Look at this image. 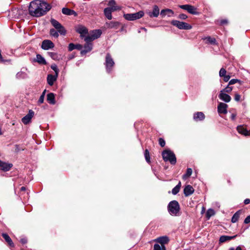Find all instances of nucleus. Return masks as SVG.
Wrapping results in <instances>:
<instances>
[{
  "instance_id": "11",
  "label": "nucleus",
  "mask_w": 250,
  "mask_h": 250,
  "mask_svg": "<svg viewBox=\"0 0 250 250\" xmlns=\"http://www.w3.org/2000/svg\"><path fill=\"white\" fill-rule=\"evenodd\" d=\"M35 114L34 112L30 109L28 111V113L21 119V121L24 125H27L31 121L32 118Z\"/></svg>"
},
{
  "instance_id": "64",
  "label": "nucleus",
  "mask_w": 250,
  "mask_h": 250,
  "mask_svg": "<svg viewBox=\"0 0 250 250\" xmlns=\"http://www.w3.org/2000/svg\"><path fill=\"white\" fill-rule=\"evenodd\" d=\"M108 8H109L110 9V10H111V12H113V11H115V10H114L113 9V7H108Z\"/></svg>"
},
{
  "instance_id": "28",
  "label": "nucleus",
  "mask_w": 250,
  "mask_h": 250,
  "mask_svg": "<svg viewBox=\"0 0 250 250\" xmlns=\"http://www.w3.org/2000/svg\"><path fill=\"white\" fill-rule=\"evenodd\" d=\"M35 62H38L40 64H46L47 62L45 59L40 54L36 55V59Z\"/></svg>"
},
{
  "instance_id": "10",
  "label": "nucleus",
  "mask_w": 250,
  "mask_h": 250,
  "mask_svg": "<svg viewBox=\"0 0 250 250\" xmlns=\"http://www.w3.org/2000/svg\"><path fill=\"white\" fill-rule=\"evenodd\" d=\"M179 7L184 10L187 11L189 14L198 15L199 14V13L197 11V8L190 4H185V5H179Z\"/></svg>"
},
{
  "instance_id": "3",
  "label": "nucleus",
  "mask_w": 250,
  "mask_h": 250,
  "mask_svg": "<svg viewBox=\"0 0 250 250\" xmlns=\"http://www.w3.org/2000/svg\"><path fill=\"white\" fill-rule=\"evenodd\" d=\"M162 155L165 162H169L172 165L176 163V158L174 153L169 149H166L162 152Z\"/></svg>"
},
{
  "instance_id": "55",
  "label": "nucleus",
  "mask_w": 250,
  "mask_h": 250,
  "mask_svg": "<svg viewBox=\"0 0 250 250\" xmlns=\"http://www.w3.org/2000/svg\"><path fill=\"white\" fill-rule=\"evenodd\" d=\"M82 48H83V46L81 44H75V49L80 50H82Z\"/></svg>"
},
{
  "instance_id": "18",
  "label": "nucleus",
  "mask_w": 250,
  "mask_h": 250,
  "mask_svg": "<svg viewBox=\"0 0 250 250\" xmlns=\"http://www.w3.org/2000/svg\"><path fill=\"white\" fill-rule=\"evenodd\" d=\"M193 118L196 122L203 121L205 116L202 112H197L193 114Z\"/></svg>"
},
{
  "instance_id": "30",
  "label": "nucleus",
  "mask_w": 250,
  "mask_h": 250,
  "mask_svg": "<svg viewBox=\"0 0 250 250\" xmlns=\"http://www.w3.org/2000/svg\"><path fill=\"white\" fill-rule=\"evenodd\" d=\"M47 100L49 104H55L54 94L53 93H48L47 95Z\"/></svg>"
},
{
  "instance_id": "49",
  "label": "nucleus",
  "mask_w": 250,
  "mask_h": 250,
  "mask_svg": "<svg viewBox=\"0 0 250 250\" xmlns=\"http://www.w3.org/2000/svg\"><path fill=\"white\" fill-rule=\"evenodd\" d=\"M116 5V2L114 0H110L108 3L109 7H112Z\"/></svg>"
},
{
  "instance_id": "39",
  "label": "nucleus",
  "mask_w": 250,
  "mask_h": 250,
  "mask_svg": "<svg viewBox=\"0 0 250 250\" xmlns=\"http://www.w3.org/2000/svg\"><path fill=\"white\" fill-rule=\"evenodd\" d=\"M192 170L191 168H188L187 169L186 173L183 175V179H186L190 177L192 174Z\"/></svg>"
},
{
  "instance_id": "56",
  "label": "nucleus",
  "mask_w": 250,
  "mask_h": 250,
  "mask_svg": "<svg viewBox=\"0 0 250 250\" xmlns=\"http://www.w3.org/2000/svg\"><path fill=\"white\" fill-rule=\"evenodd\" d=\"M20 242L22 244H25L27 242V240L26 238H22L20 240Z\"/></svg>"
},
{
  "instance_id": "61",
  "label": "nucleus",
  "mask_w": 250,
  "mask_h": 250,
  "mask_svg": "<svg viewBox=\"0 0 250 250\" xmlns=\"http://www.w3.org/2000/svg\"><path fill=\"white\" fill-rule=\"evenodd\" d=\"M26 190V188L25 187H22L21 188V191H25Z\"/></svg>"
},
{
  "instance_id": "15",
  "label": "nucleus",
  "mask_w": 250,
  "mask_h": 250,
  "mask_svg": "<svg viewBox=\"0 0 250 250\" xmlns=\"http://www.w3.org/2000/svg\"><path fill=\"white\" fill-rule=\"evenodd\" d=\"M169 241V238L167 236L159 237L155 240V242L161 244V246H165V244L168 243Z\"/></svg>"
},
{
  "instance_id": "60",
  "label": "nucleus",
  "mask_w": 250,
  "mask_h": 250,
  "mask_svg": "<svg viewBox=\"0 0 250 250\" xmlns=\"http://www.w3.org/2000/svg\"><path fill=\"white\" fill-rule=\"evenodd\" d=\"M250 200L249 199H246L244 201V203L245 204V205H248L250 203Z\"/></svg>"
},
{
  "instance_id": "42",
  "label": "nucleus",
  "mask_w": 250,
  "mask_h": 250,
  "mask_svg": "<svg viewBox=\"0 0 250 250\" xmlns=\"http://www.w3.org/2000/svg\"><path fill=\"white\" fill-rule=\"evenodd\" d=\"M145 159L146 160V161L148 163L150 162V156H149V153L147 149H146L145 152Z\"/></svg>"
},
{
  "instance_id": "62",
  "label": "nucleus",
  "mask_w": 250,
  "mask_h": 250,
  "mask_svg": "<svg viewBox=\"0 0 250 250\" xmlns=\"http://www.w3.org/2000/svg\"><path fill=\"white\" fill-rule=\"evenodd\" d=\"M235 250H242L241 247L240 246H238Z\"/></svg>"
},
{
  "instance_id": "58",
  "label": "nucleus",
  "mask_w": 250,
  "mask_h": 250,
  "mask_svg": "<svg viewBox=\"0 0 250 250\" xmlns=\"http://www.w3.org/2000/svg\"><path fill=\"white\" fill-rule=\"evenodd\" d=\"M112 7H113V9L115 11L119 10L121 9V7L117 6L116 5L112 6Z\"/></svg>"
},
{
  "instance_id": "51",
  "label": "nucleus",
  "mask_w": 250,
  "mask_h": 250,
  "mask_svg": "<svg viewBox=\"0 0 250 250\" xmlns=\"http://www.w3.org/2000/svg\"><path fill=\"white\" fill-rule=\"evenodd\" d=\"M44 97H43V95H41L40 97V98L38 100V104H42L44 101Z\"/></svg>"
},
{
  "instance_id": "33",
  "label": "nucleus",
  "mask_w": 250,
  "mask_h": 250,
  "mask_svg": "<svg viewBox=\"0 0 250 250\" xmlns=\"http://www.w3.org/2000/svg\"><path fill=\"white\" fill-rule=\"evenodd\" d=\"M181 187V183L180 181H179L178 184L172 189V193L173 195L177 194L179 192Z\"/></svg>"
},
{
  "instance_id": "29",
  "label": "nucleus",
  "mask_w": 250,
  "mask_h": 250,
  "mask_svg": "<svg viewBox=\"0 0 250 250\" xmlns=\"http://www.w3.org/2000/svg\"><path fill=\"white\" fill-rule=\"evenodd\" d=\"M2 236L4 239L5 241L6 242H7V243L9 244V245L10 246L12 247L14 246V243H13L12 240H11V239L10 238L9 236L7 233H2Z\"/></svg>"
},
{
  "instance_id": "53",
  "label": "nucleus",
  "mask_w": 250,
  "mask_h": 250,
  "mask_svg": "<svg viewBox=\"0 0 250 250\" xmlns=\"http://www.w3.org/2000/svg\"><path fill=\"white\" fill-rule=\"evenodd\" d=\"M244 223L246 224L250 223V215L248 216L244 220Z\"/></svg>"
},
{
  "instance_id": "44",
  "label": "nucleus",
  "mask_w": 250,
  "mask_h": 250,
  "mask_svg": "<svg viewBox=\"0 0 250 250\" xmlns=\"http://www.w3.org/2000/svg\"><path fill=\"white\" fill-rule=\"evenodd\" d=\"M25 75L26 74L24 73L20 72L16 74V77L18 79H23L25 78Z\"/></svg>"
},
{
  "instance_id": "13",
  "label": "nucleus",
  "mask_w": 250,
  "mask_h": 250,
  "mask_svg": "<svg viewBox=\"0 0 250 250\" xmlns=\"http://www.w3.org/2000/svg\"><path fill=\"white\" fill-rule=\"evenodd\" d=\"M228 105L224 103H220L217 107V111L219 114H226L227 113Z\"/></svg>"
},
{
  "instance_id": "38",
  "label": "nucleus",
  "mask_w": 250,
  "mask_h": 250,
  "mask_svg": "<svg viewBox=\"0 0 250 250\" xmlns=\"http://www.w3.org/2000/svg\"><path fill=\"white\" fill-rule=\"evenodd\" d=\"M204 40H207V41L212 44H214L216 43V40L214 38H211L209 36L205 38L204 39Z\"/></svg>"
},
{
  "instance_id": "19",
  "label": "nucleus",
  "mask_w": 250,
  "mask_h": 250,
  "mask_svg": "<svg viewBox=\"0 0 250 250\" xmlns=\"http://www.w3.org/2000/svg\"><path fill=\"white\" fill-rule=\"evenodd\" d=\"M58 75H53L52 74H48L47 77V83L52 86L54 84V83L55 81H56L58 78Z\"/></svg>"
},
{
  "instance_id": "54",
  "label": "nucleus",
  "mask_w": 250,
  "mask_h": 250,
  "mask_svg": "<svg viewBox=\"0 0 250 250\" xmlns=\"http://www.w3.org/2000/svg\"><path fill=\"white\" fill-rule=\"evenodd\" d=\"M241 96L238 94H235L234 96V100L237 101L239 102L240 100Z\"/></svg>"
},
{
  "instance_id": "37",
  "label": "nucleus",
  "mask_w": 250,
  "mask_h": 250,
  "mask_svg": "<svg viewBox=\"0 0 250 250\" xmlns=\"http://www.w3.org/2000/svg\"><path fill=\"white\" fill-rule=\"evenodd\" d=\"M153 250H166V248L165 246H161L159 244H155Z\"/></svg>"
},
{
  "instance_id": "1",
  "label": "nucleus",
  "mask_w": 250,
  "mask_h": 250,
  "mask_svg": "<svg viewBox=\"0 0 250 250\" xmlns=\"http://www.w3.org/2000/svg\"><path fill=\"white\" fill-rule=\"evenodd\" d=\"M51 6L42 0H34L30 3L28 8L29 14L35 17H40L46 14Z\"/></svg>"
},
{
  "instance_id": "32",
  "label": "nucleus",
  "mask_w": 250,
  "mask_h": 250,
  "mask_svg": "<svg viewBox=\"0 0 250 250\" xmlns=\"http://www.w3.org/2000/svg\"><path fill=\"white\" fill-rule=\"evenodd\" d=\"M240 215V211L238 210L236 211L232 216L231 218V222L233 223H236L238 221Z\"/></svg>"
},
{
  "instance_id": "24",
  "label": "nucleus",
  "mask_w": 250,
  "mask_h": 250,
  "mask_svg": "<svg viewBox=\"0 0 250 250\" xmlns=\"http://www.w3.org/2000/svg\"><path fill=\"white\" fill-rule=\"evenodd\" d=\"M62 13L64 15L70 16V15H74V16H76L77 15V13L71 9H70L68 8L63 7L62 9Z\"/></svg>"
},
{
  "instance_id": "4",
  "label": "nucleus",
  "mask_w": 250,
  "mask_h": 250,
  "mask_svg": "<svg viewBox=\"0 0 250 250\" xmlns=\"http://www.w3.org/2000/svg\"><path fill=\"white\" fill-rule=\"evenodd\" d=\"M50 22L55 28V29L58 31L60 35H65L66 34V30L58 21L55 19H51Z\"/></svg>"
},
{
  "instance_id": "26",
  "label": "nucleus",
  "mask_w": 250,
  "mask_h": 250,
  "mask_svg": "<svg viewBox=\"0 0 250 250\" xmlns=\"http://www.w3.org/2000/svg\"><path fill=\"white\" fill-rule=\"evenodd\" d=\"M237 130L239 133L242 135L245 136L250 135V133L246 128H245L243 125H238L237 127Z\"/></svg>"
},
{
  "instance_id": "7",
  "label": "nucleus",
  "mask_w": 250,
  "mask_h": 250,
  "mask_svg": "<svg viewBox=\"0 0 250 250\" xmlns=\"http://www.w3.org/2000/svg\"><path fill=\"white\" fill-rule=\"evenodd\" d=\"M23 15V10L19 8H14L9 11L8 17L11 19H18Z\"/></svg>"
},
{
  "instance_id": "25",
  "label": "nucleus",
  "mask_w": 250,
  "mask_h": 250,
  "mask_svg": "<svg viewBox=\"0 0 250 250\" xmlns=\"http://www.w3.org/2000/svg\"><path fill=\"white\" fill-rule=\"evenodd\" d=\"M160 15L162 17L167 15L168 17H171L174 15L173 11L170 9H163L161 11Z\"/></svg>"
},
{
  "instance_id": "40",
  "label": "nucleus",
  "mask_w": 250,
  "mask_h": 250,
  "mask_svg": "<svg viewBox=\"0 0 250 250\" xmlns=\"http://www.w3.org/2000/svg\"><path fill=\"white\" fill-rule=\"evenodd\" d=\"M50 67L52 70L54 71L55 75H59V69H58V66L56 64H52L50 66Z\"/></svg>"
},
{
  "instance_id": "63",
  "label": "nucleus",
  "mask_w": 250,
  "mask_h": 250,
  "mask_svg": "<svg viewBox=\"0 0 250 250\" xmlns=\"http://www.w3.org/2000/svg\"><path fill=\"white\" fill-rule=\"evenodd\" d=\"M45 92H46V90H44L43 92L42 93V95H43V97H44L45 96Z\"/></svg>"
},
{
  "instance_id": "6",
  "label": "nucleus",
  "mask_w": 250,
  "mask_h": 250,
  "mask_svg": "<svg viewBox=\"0 0 250 250\" xmlns=\"http://www.w3.org/2000/svg\"><path fill=\"white\" fill-rule=\"evenodd\" d=\"M115 64V62L109 53H107L105 57L104 65L105 66L106 71L108 73H110Z\"/></svg>"
},
{
  "instance_id": "48",
  "label": "nucleus",
  "mask_w": 250,
  "mask_h": 250,
  "mask_svg": "<svg viewBox=\"0 0 250 250\" xmlns=\"http://www.w3.org/2000/svg\"><path fill=\"white\" fill-rule=\"evenodd\" d=\"M10 61V60H4L2 55H1V51L0 50V62H9Z\"/></svg>"
},
{
  "instance_id": "22",
  "label": "nucleus",
  "mask_w": 250,
  "mask_h": 250,
  "mask_svg": "<svg viewBox=\"0 0 250 250\" xmlns=\"http://www.w3.org/2000/svg\"><path fill=\"white\" fill-rule=\"evenodd\" d=\"M160 13L159 8L158 6L154 5L152 12H148V15L150 17H157Z\"/></svg>"
},
{
  "instance_id": "52",
  "label": "nucleus",
  "mask_w": 250,
  "mask_h": 250,
  "mask_svg": "<svg viewBox=\"0 0 250 250\" xmlns=\"http://www.w3.org/2000/svg\"><path fill=\"white\" fill-rule=\"evenodd\" d=\"M223 77L224 78L223 80L225 82H227L229 81L230 78V76L229 75H225V76H223Z\"/></svg>"
},
{
  "instance_id": "17",
  "label": "nucleus",
  "mask_w": 250,
  "mask_h": 250,
  "mask_svg": "<svg viewBox=\"0 0 250 250\" xmlns=\"http://www.w3.org/2000/svg\"><path fill=\"white\" fill-rule=\"evenodd\" d=\"M218 97L221 100L226 103L229 102L231 99L229 95L221 91H220V93L219 94Z\"/></svg>"
},
{
  "instance_id": "41",
  "label": "nucleus",
  "mask_w": 250,
  "mask_h": 250,
  "mask_svg": "<svg viewBox=\"0 0 250 250\" xmlns=\"http://www.w3.org/2000/svg\"><path fill=\"white\" fill-rule=\"evenodd\" d=\"M237 83H239V84H241V81L240 80L236 79H233L229 81V85L234 84Z\"/></svg>"
},
{
  "instance_id": "57",
  "label": "nucleus",
  "mask_w": 250,
  "mask_h": 250,
  "mask_svg": "<svg viewBox=\"0 0 250 250\" xmlns=\"http://www.w3.org/2000/svg\"><path fill=\"white\" fill-rule=\"evenodd\" d=\"M236 116V113H231V114L230 115V119L233 121L235 119Z\"/></svg>"
},
{
  "instance_id": "16",
  "label": "nucleus",
  "mask_w": 250,
  "mask_h": 250,
  "mask_svg": "<svg viewBox=\"0 0 250 250\" xmlns=\"http://www.w3.org/2000/svg\"><path fill=\"white\" fill-rule=\"evenodd\" d=\"M92 49V44L90 42H86L85 44L84 45L83 49L81 51V54L82 55L86 54L87 53L90 52Z\"/></svg>"
},
{
  "instance_id": "21",
  "label": "nucleus",
  "mask_w": 250,
  "mask_h": 250,
  "mask_svg": "<svg viewBox=\"0 0 250 250\" xmlns=\"http://www.w3.org/2000/svg\"><path fill=\"white\" fill-rule=\"evenodd\" d=\"M77 32L81 35V38H83L88 33L87 29L83 26H80L77 29Z\"/></svg>"
},
{
  "instance_id": "12",
  "label": "nucleus",
  "mask_w": 250,
  "mask_h": 250,
  "mask_svg": "<svg viewBox=\"0 0 250 250\" xmlns=\"http://www.w3.org/2000/svg\"><path fill=\"white\" fill-rule=\"evenodd\" d=\"M54 44L52 41L49 40H45L42 42L41 47L43 50H48L53 48Z\"/></svg>"
},
{
  "instance_id": "47",
  "label": "nucleus",
  "mask_w": 250,
  "mask_h": 250,
  "mask_svg": "<svg viewBox=\"0 0 250 250\" xmlns=\"http://www.w3.org/2000/svg\"><path fill=\"white\" fill-rule=\"evenodd\" d=\"M75 49V44L73 43H70L68 45V50L71 51Z\"/></svg>"
},
{
  "instance_id": "27",
  "label": "nucleus",
  "mask_w": 250,
  "mask_h": 250,
  "mask_svg": "<svg viewBox=\"0 0 250 250\" xmlns=\"http://www.w3.org/2000/svg\"><path fill=\"white\" fill-rule=\"evenodd\" d=\"M120 25V22L118 21H110L109 22H106V25L108 28H114L117 29L118 28Z\"/></svg>"
},
{
  "instance_id": "14",
  "label": "nucleus",
  "mask_w": 250,
  "mask_h": 250,
  "mask_svg": "<svg viewBox=\"0 0 250 250\" xmlns=\"http://www.w3.org/2000/svg\"><path fill=\"white\" fill-rule=\"evenodd\" d=\"M12 164L7 163L0 160V169L3 171H9L12 167Z\"/></svg>"
},
{
  "instance_id": "34",
  "label": "nucleus",
  "mask_w": 250,
  "mask_h": 250,
  "mask_svg": "<svg viewBox=\"0 0 250 250\" xmlns=\"http://www.w3.org/2000/svg\"><path fill=\"white\" fill-rule=\"evenodd\" d=\"M48 55L54 60H59L60 58L57 53L55 52H47Z\"/></svg>"
},
{
  "instance_id": "35",
  "label": "nucleus",
  "mask_w": 250,
  "mask_h": 250,
  "mask_svg": "<svg viewBox=\"0 0 250 250\" xmlns=\"http://www.w3.org/2000/svg\"><path fill=\"white\" fill-rule=\"evenodd\" d=\"M215 214V211L213 209H208L206 213V217L207 219H209L210 217L213 216Z\"/></svg>"
},
{
  "instance_id": "5",
  "label": "nucleus",
  "mask_w": 250,
  "mask_h": 250,
  "mask_svg": "<svg viewBox=\"0 0 250 250\" xmlns=\"http://www.w3.org/2000/svg\"><path fill=\"white\" fill-rule=\"evenodd\" d=\"M102 33V31L100 29L93 30L90 32L89 35L85 37L84 41L86 42H91L99 38L101 36Z\"/></svg>"
},
{
  "instance_id": "23",
  "label": "nucleus",
  "mask_w": 250,
  "mask_h": 250,
  "mask_svg": "<svg viewBox=\"0 0 250 250\" xmlns=\"http://www.w3.org/2000/svg\"><path fill=\"white\" fill-rule=\"evenodd\" d=\"M237 236V235L233 236H227V235H222L219 238V243H223L227 241H230L231 239H233Z\"/></svg>"
},
{
  "instance_id": "20",
  "label": "nucleus",
  "mask_w": 250,
  "mask_h": 250,
  "mask_svg": "<svg viewBox=\"0 0 250 250\" xmlns=\"http://www.w3.org/2000/svg\"><path fill=\"white\" fill-rule=\"evenodd\" d=\"M194 189L190 185L186 186L184 189V193L185 196H189L194 192Z\"/></svg>"
},
{
  "instance_id": "2",
  "label": "nucleus",
  "mask_w": 250,
  "mask_h": 250,
  "mask_svg": "<svg viewBox=\"0 0 250 250\" xmlns=\"http://www.w3.org/2000/svg\"><path fill=\"white\" fill-rule=\"evenodd\" d=\"M180 207L179 203L176 200L170 202L167 206V210L169 213L174 216L179 215Z\"/></svg>"
},
{
  "instance_id": "50",
  "label": "nucleus",
  "mask_w": 250,
  "mask_h": 250,
  "mask_svg": "<svg viewBox=\"0 0 250 250\" xmlns=\"http://www.w3.org/2000/svg\"><path fill=\"white\" fill-rule=\"evenodd\" d=\"M178 17L181 20H186L188 18V16L185 14H180Z\"/></svg>"
},
{
  "instance_id": "46",
  "label": "nucleus",
  "mask_w": 250,
  "mask_h": 250,
  "mask_svg": "<svg viewBox=\"0 0 250 250\" xmlns=\"http://www.w3.org/2000/svg\"><path fill=\"white\" fill-rule=\"evenodd\" d=\"M159 144L162 147H164L166 144L165 141L163 138H160L159 139Z\"/></svg>"
},
{
  "instance_id": "45",
  "label": "nucleus",
  "mask_w": 250,
  "mask_h": 250,
  "mask_svg": "<svg viewBox=\"0 0 250 250\" xmlns=\"http://www.w3.org/2000/svg\"><path fill=\"white\" fill-rule=\"evenodd\" d=\"M226 75V70L224 68H221L219 71V76L220 77H223V76H225Z\"/></svg>"
},
{
  "instance_id": "31",
  "label": "nucleus",
  "mask_w": 250,
  "mask_h": 250,
  "mask_svg": "<svg viewBox=\"0 0 250 250\" xmlns=\"http://www.w3.org/2000/svg\"><path fill=\"white\" fill-rule=\"evenodd\" d=\"M112 12H111V10L109 8H105L104 9V14L105 16L107 19L108 20H111L112 19Z\"/></svg>"
},
{
  "instance_id": "36",
  "label": "nucleus",
  "mask_w": 250,
  "mask_h": 250,
  "mask_svg": "<svg viewBox=\"0 0 250 250\" xmlns=\"http://www.w3.org/2000/svg\"><path fill=\"white\" fill-rule=\"evenodd\" d=\"M59 32L57 31L54 28L50 29V34L54 38H57L59 37Z\"/></svg>"
},
{
  "instance_id": "8",
  "label": "nucleus",
  "mask_w": 250,
  "mask_h": 250,
  "mask_svg": "<svg viewBox=\"0 0 250 250\" xmlns=\"http://www.w3.org/2000/svg\"><path fill=\"white\" fill-rule=\"evenodd\" d=\"M171 23L179 29L189 30L192 28V26L189 24L177 20L172 21Z\"/></svg>"
},
{
  "instance_id": "9",
  "label": "nucleus",
  "mask_w": 250,
  "mask_h": 250,
  "mask_svg": "<svg viewBox=\"0 0 250 250\" xmlns=\"http://www.w3.org/2000/svg\"><path fill=\"white\" fill-rule=\"evenodd\" d=\"M144 15V12L140 11L135 13L124 14V17L126 20L133 21L141 18Z\"/></svg>"
},
{
  "instance_id": "59",
  "label": "nucleus",
  "mask_w": 250,
  "mask_h": 250,
  "mask_svg": "<svg viewBox=\"0 0 250 250\" xmlns=\"http://www.w3.org/2000/svg\"><path fill=\"white\" fill-rule=\"evenodd\" d=\"M228 23V21L227 20H222L220 21V24L221 25H224L225 24H227Z\"/></svg>"
},
{
  "instance_id": "43",
  "label": "nucleus",
  "mask_w": 250,
  "mask_h": 250,
  "mask_svg": "<svg viewBox=\"0 0 250 250\" xmlns=\"http://www.w3.org/2000/svg\"><path fill=\"white\" fill-rule=\"evenodd\" d=\"M229 85H228L227 86H226L224 89L221 90V91H223L224 93L226 92H230L232 90V87L229 86Z\"/></svg>"
}]
</instances>
